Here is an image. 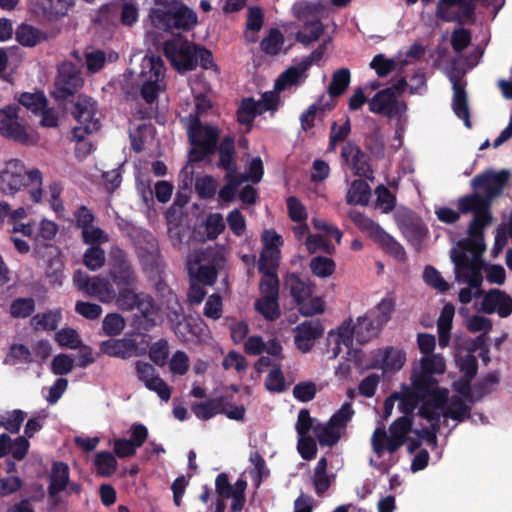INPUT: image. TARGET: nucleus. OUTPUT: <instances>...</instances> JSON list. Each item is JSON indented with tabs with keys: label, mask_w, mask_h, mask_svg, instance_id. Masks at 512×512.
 Wrapping results in <instances>:
<instances>
[{
	"label": "nucleus",
	"mask_w": 512,
	"mask_h": 512,
	"mask_svg": "<svg viewBox=\"0 0 512 512\" xmlns=\"http://www.w3.org/2000/svg\"><path fill=\"white\" fill-rule=\"evenodd\" d=\"M493 215H474L468 225L469 239L460 243L463 251L454 252L452 261L455 264V275L459 282H464L471 287L482 285V269L484 262L482 254L485 250L484 228L492 223Z\"/></svg>",
	"instance_id": "1"
},
{
	"label": "nucleus",
	"mask_w": 512,
	"mask_h": 512,
	"mask_svg": "<svg viewBox=\"0 0 512 512\" xmlns=\"http://www.w3.org/2000/svg\"><path fill=\"white\" fill-rule=\"evenodd\" d=\"M42 180V172L39 169L26 171L22 161L13 159L0 173V191L4 194H14L23 187L37 184L38 187L30 191V198L33 202L40 203L43 196Z\"/></svg>",
	"instance_id": "2"
},
{
	"label": "nucleus",
	"mask_w": 512,
	"mask_h": 512,
	"mask_svg": "<svg viewBox=\"0 0 512 512\" xmlns=\"http://www.w3.org/2000/svg\"><path fill=\"white\" fill-rule=\"evenodd\" d=\"M283 288L301 315L308 317L324 312L325 302L321 297L313 295L315 284L308 277L294 272L287 273L283 279Z\"/></svg>",
	"instance_id": "3"
},
{
	"label": "nucleus",
	"mask_w": 512,
	"mask_h": 512,
	"mask_svg": "<svg viewBox=\"0 0 512 512\" xmlns=\"http://www.w3.org/2000/svg\"><path fill=\"white\" fill-rule=\"evenodd\" d=\"M149 17L155 28L167 32H172L174 29L189 31L197 23L196 13L185 5L168 9L153 8Z\"/></svg>",
	"instance_id": "4"
},
{
	"label": "nucleus",
	"mask_w": 512,
	"mask_h": 512,
	"mask_svg": "<svg viewBox=\"0 0 512 512\" xmlns=\"http://www.w3.org/2000/svg\"><path fill=\"white\" fill-rule=\"evenodd\" d=\"M19 111L17 104H9L0 109V135L21 145H33L36 143L35 135L20 119Z\"/></svg>",
	"instance_id": "5"
},
{
	"label": "nucleus",
	"mask_w": 512,
	"mask_h": 512,
	"mask_svg": "<svg viewBox=\"0 0 512 512\" xmlns=\"http://www.w3.org/2000/svg\"><path fill=\"white\" fill-rule=\"evenodd\" d=\"M406 87L407 81L402 77L390 87L378 91L369 101V110L389 118L401 116L407 110V104L398 100L397 95L402 94Z\"/></svg>",
	"instance_id": "6"
},
{
	"label": "nucleus",
	"mask_w": 512,
	"mask_h": 512,
	"mask_svg": "<svg viewBox=\"0 0 512 512\" xmlns=\"http://www.w3.org/2000/svg\"><path fill=\"white\" fill-rule=\"evenodd\" d=\"M196 45L186 37L177 34L163 43V52L171 65L180 73L196 69L197 59L195 55Z\"/></svg>",
	"instance_id": "7"
},
{
	"label": "nucleus",
	"mask_w": 512,
	"mask_h": 512,
	"mask_svg": "<svg viewBox=\"0 0 512 512\" xmlns=\"http://www.w3.org/2000/svg\"><path fill=\"white\" fill-rule=\"evenodd\" d=\"M140 73V95L147 104L154 103L162 89L165 76V65L160 56H146L142 61Z\"/></svg>",
	"instance_id": "8"
},
{
	"label": "nucleus",
	"mask_w": 512,
	"mask_h": 512,
	"mask_svg": "<svg viewBox=\"0 0 512 512\" xmlns=\"http://www.w3.org/2000/svg\"><path fill=\"white\" fill-rule=\"evenodd\" d=\"M97 110V102L87 95L79 94L76 101L73 102L70 112L80 124L73 129V135L79 141H82L85 135L100 129V121L96 117Z\"/></svg>",
	"instance_id": "9"
},
{
	"label": "nucleus",
	"mask_w": 512,
	"mask_h": 512,
	"mask_svg": "<svg viewBox=\"0 0 512 512\" xmlns=\"http://www.w3.org/2000/svg\"><path fill=\"white\" fill-rule=\"evenodd\" d=\"M381 329L382 327L378 325L374 318L366 313L359 316L355 324L351 318L345 320L338 327V337L346 347L353 345L354 338L359 344L363 345L377 337Z\"/></svg>",
	"instance_id": "10"
},
{
	"label": "nucleus",
	"mask_w": 512,
	"mask_h": 512,
	"mask_svg": "<svg viewBox=\"0 0 512 512\" xmlns=\"http://www.w3.org/2000/svg\"><path fill=\"white\" fill-rule=\"evenodd\" d=\"M84 85L80 68L71 61L61 63L57 68L52 97L58 101H66L74 97Z\"/></svg>",
	"instance_id": "11"
},
{
	"label": "nucleus",
	"mask_w": 512,
	"mask_h": 512,
	"mask_svg": "<svg viewBox=\"0 0 512 512\" xmlns=\"http://www.w3.org/2000/svg\"><path fill=\"white\" fill-rule=\"evenodd\" d=\"M510 178L511 172L507 169L500 171L490 169L476 175L471 180V187L476 191H482L483 195L493 205L494 199L502 195Z\"/></svg>",
	"instance_id": "12"
},
{
	"label": "nucleus",
	"mask_w": 512,
	"mask_h": 512,
	"mask_svg": "<svg viewBox=\"0 0 512 512\" xmlns=\"http://www.w3.org/2000/svg\"><path fill=\"white\" fill-rule=\"evenodd\" d=\"M341 167L350 169L354 175L373 178L374 171L370 165V157L354 141H346L340 152Z\"/></svg>",
	"instance_id": "13"
},
{
	"label": "nucleus",
	"mask_w": 512,
	"mask_h": 512,
	"mask_svg": "<svg viewBox=\"0 0 512 512\" xmlns=\"http://www.w3.org/2000/svg\"><path fill=\"white\" fill-rule=\"evenodd\" d=\"M109 276L117 287L135 286L137 274L128 258L127 253L114 247L110 251Z\"/></svg>",
	"instance_id": "14"
},
{
	"label": "nucleus",
	"mask_w": 512,
	"mask_h": 512,
	"mask_svg": "<svg viewBox=\"0 0 512 512\" xmlns=\"http://www.w3.org/2000/svg\"><path fill=\"white\" fill-rule=\"evenodd\" d=\"M354 222L362 230L370 232L374 240L381 245L386 253L399 261L406 260L407 256L404 247L373 220L359 214L357 218L354 219Z\"/></svg>",
	"instance_id": "15"
},
{
	"label": "nucleus",
	"mask_w": 512,
	"mask_h": 512,
	"mask_svg": "<svg viewBox=\"0 0 512 512\" xmlns=\"http://www.w3.org/2000/svg\"><path fill=\"white\" fill-rule=\"evenodd\" d=\"M145 247L138 248L139 259L144 272L148 278L159 277L164 273V262L158 247V242L152 233L145 231L142 233Z\"/></svg>",
	"instance_id": "16"
},
{
	"label": "nucleus",
	"mask_w": 512,
	"mask_h": 512,
	"mask_svg": "<svg viewBox=\"0 0 512 512\" xmlns=\"http://www.w3.org/2000/svg\"><path fill=\"white\" fill-rule=\"evenodd\" d=\"M447 76L452 83L453 111L458 118L464 120L466 127L471 128L466 83L463 81L464 72L453 65L448 71Z\"/></svg>",
	"instance_id": "17"
},
{
	"label": "nucleus",
	"mask_w": 512,
	"mask_h": 512,
	"mask_svg": "<svg viewBox=\"0 0 512 512\" xmlns=\"http://www.w3.org/2000/svg\"><path fill=\"white\" fill-rule=\"evenodd\" d=\"M446 369V364L443 356L440 354L424 355L420 359V368L414 371L411 380L418 382V386L429 388L431 385L438 384V381L433 377L435 374H443Z\"/></svg>",
	"instance_id": "18"
},
{
	"label": "nucleus",
	"mask_w": 512,
	"mask_h": 512,
	"mask_svg": "<svg viewBox=\"0 0 512 512\" xmlns=\"http://www.w3.org/2000/svg\"><path fill=\"white\" fill-rule=\"evenodd\" d=\"M480 310L485 314L497 313L501 318L512 314V297L503 290L494 288L484 293Z\"/></svg>",
	"instance_id": "19"
},
{
	"label": "nucleus",
	"mask_w": 512,
	"mask_h": 512,
	"mask_svg": "<svg viewBox=\"0 0 512 512\" xmlns=\"http://www.w3.org/2000/svg\"><path fill=\"white\" fill-rule=\"evenodd\" d=\"M418 382L411 380V387L404 386V390L397 392L398 409L403 416L413 417L414 410L427 397L428 388L418 386Z\"/></svg>",
	"instance_id": "20"
},
{
	"label": "nucleus",
	"mask_w": 512,
	"mask_h": 512,
	"mask_svg": "<svg viewBox=\"0 0 512 512\" xmlns=\"http://www.w3.org/2000/svg\"><path fill=\"white\" fill-rule=\"evenodd\" d=\"M295 331V345L303 353L309 352L315 340L322 337L324 328L320 321H304L297 325Z\"/></svg>",
	"instance_id": "21"
},
{
	"label": "nucleus",
	"mask_w": 512,
	"mask_h": 512,
	"mask_svg": "<svg viewBox=\"0 0 512 512\" xmlns=\"http://www.w3.org/2000/svg\"><path fill=\"white\" fill-rule=\"evenodd\" d=\"M399 225L407 240L413 246L419 248L428 233L423 220L414 213H408L400 218Z\"/></svg>",
	"instance_id": "22"
},
{
	"label": "nucleus",
	"mask_w": 512,
	"mask_h": 512,
	"mask_svg": "<svg viewBox=\"0 0 512 512\" xmlns=\"http://www.w3.org/2000/svg\"><path fill=\"white\" fill-rule=\"evenodd\" d=\"M100 352L110 357L128 359L139 355V347L135 340L130 338L109 339L100 343Z\"/></svg>",
	"instance_id": "23"
},
{
	"label": "nucleus",
	"mask_w": 512,
	"mask_h": 512,
	"mask_svg": "<svg viewBox=\"0 0 512 512\" xmlns=\"http://www.w3.org/2000/svg\"><path fill=\"white\" fill-rule=\"evenodd\" d=\"M70 479V469L67 463L55 461L52 464L51 472L48 477V496L57 497L61 492L66 491Z\"/></svg>",
	"instance_id": "24"
},
{
	"label": "nucleus",
	"mask_w": 512,
	"mask_h": 512,
	"mask_svg": "<svg viewBox=\"0 0 512 512\" xmlns=\"http://www.w3.org/2000/svg\"><path fill=\"white\" fill-rule=\"evenodd\" d=\"M457 208L461 214L472 213L478 214H489L492 213V204L486 198L485 195L475 192L464 195L457 200Z\"/></svg>",
	"instance_id": "25"
},
{
	"label": "nucleus",
	"mask_w": 512,
	"mask_h": 512,
	"mask_svg": "<svg viewBox=\"0 0 512 512\" xmlns=\"http://www.w3.org/2000/svg\"><path fill=\"white\" fill-rule=\"evenodd\" d=\"M217 167L221 170H233L238 168L236 159L235 139L232 135L223 136L217 144Z\"/></svg>",
	"instance_id": "26"
},
{
	"label": "nucleus",
	"mask_w": 512,
	"mask_h": 512,
	"mask_svg": "<svg viewBox=\"0 0 512 512\" xmlns=\"http://www.w3.org/2000/svg\"><path fill=\"white\" fill-rule=\"evenodd\" d=\"M380 358H377L372 365L373 368H380L384 372H396L400 370L406 360L405 353L394 347H387L379 353Z\"/></svg>",
	"instance_id": "27"
},
{
	"label": "nucleus",
	"mask_w": 512,
	"mask_h": 512,
	"mask_svg": "<svg viewBox=\"0 0 512 512\" xmlns=\"http://www.w3.org/2000/svg\"><path fill=\"white\" fill-rule=\"evenodd\" d=\"M135 309L141 314V319L138 322L141 329L149 331L156 326L155 316L157 315L158 309L150 295L141 292V297L137 300Z\"/></svg>",
	"instance_id": "28"
},
{
	"label": "nucleus",
	"mask_w": 512,
	"mask_h": 512,
	"mask_svg": "<svg viewBox=\"0 0 512 512\" xmlns=\"http://www.w3.org/2000/svg\"><path fill=\"white\" fill-rule=\"evenodd\" d=\"M211 132L216 134V145L220 141V130L216 126L202 125V122L197 114L190 115L189 125L187 129L188 139L191 145H199L204 142L207 137V133Z\"/></svg>",
	"instance_id": "29"
},
{
	"label": "nucleus",
	"mask_w": 512,
	"mask_h": 512,
	"mask_svg": "<svg viewBox=\"0 0 512 512\" xmlns=\"http://www.w3.org/2000/svg\"><path fill=\"white\" fill-rule=\"evenodd\" d=\"M62 321V310L60 308L37 313L31 318V326L35 330L55 331Z\"/></svg>",
	"instance_id": "30"
},
{
	"label": "nucleus",
	"mask_w": 512,
	"mask_h": 512,
	"mask_svg": "<svg viewBox=\"0 0 512 512\" xmlns=\"http://www.w3.org/2000/svg\"><path fill=\"white\" fill-rule=\"evenodd\" d=\"M86 294L98 298L103 303H110L116 298L112 284L105 278L93 277Z\"/></svg>",
	"instance_id": "31"
},
{
	"label": "nucleus",
	"mask_w": 512,
	"mask_h": 512,
	"mask_svg": "<svg viewBox=\"0 0 512 512\" xmlns=\"http://www.w3.org/2000/svg\"><path fill=\"white\" fill-rule=\"evenodd\" d=\"M221 398H210L204 402H195L191 405V411L200 420H209L220 413H226L222 407Z\"/></svg>",
	"instance_id": "32"
},
{
	"label": "nucleus",
	"mask_w": 512,
	"mask_h": 512,
	"mask_svg": "<svg viewBox=\"0 0 512 512\" xmlns=\"http://www.w3.org/2000/svg\"><path fill=\"white\" fill-rule=\"evenodd\" d=\"M15 36L17 42L25 47H34L47 39L45 32L29 24L18 26Z\"/></svg>",
	"instance_id": "33"
},
{
	"label": "nucleus",
	"mask_w": 512,
	"mask_h": 512,
	"mask_svg": "<svg viewBox=\"0 0 512 512\" xmlns=\"http://www.w3.org/2000/svg\"><path fill=\"white\" fill-rule=\"evenodd\" d=\"M371 188L366 181L362 179L354 180L348 189L346 201L349 205L365 206L369 203Z\"/></svg>",
	"instance_id": "34"
},
{
	"label": "nucleus",
	"mask_w": 512,
	"mask_h": 512,
	"mask_svg": "<svg viewBox=\"0 0 512 512\" xmlns=\"http://www.w3.org/2000/svg\"><path fill=\"white\" fill-rule=\"evenodd\" d=\"M314 435L320 446L333 447L341 438V431L327 422L325 424L317 422L314 427Z\"/></svg>",
	"instance_id": "35"
},
{
	"label": "nucleus",
	"mask_w": 512,
	"mask_h": 512,
	"mask_svg": "<svg viewBox=\"0 0 512 512\" xmlns=\"http://www.w3.org/2000/svg\"><path fill=\"white\" fill-rule=\"evenodd\" d=\"M20 105L35 115H39L46 108L48 101L43 91L23 92L17 98Z\"/></svg>",
	"instance_id": "36"
},
{
	"label": "nucleus",
	"mask_w": 512,
	"mask_h": 512,
	"mask_svg": "<svg viewBox=\"0 0 512 512\" xmlns=\"http://www.w3.org/2000/svg\"><path fill=\"white\" fill-rule=\"evenodd\" d=\"M307 64L300 62L286 69L277 79L275 87L284 89L286 86L296 85L301 78H307Z\"/></svg>",
	"instance_id": "37"
},
{
	"label": "nucleus",
	"mask_w": 512,
	"mask_h": 512,
	"mask_svg": "<svg viewBox=\"0 0 512 512\" xmlns=\"http://www.w3.org/2000/svg\"><path fill=\"white\" fill-rule=\"evenodd\" d=\"M192 146L193 148L189 151L190 161L202 162L207 156L216 153V134L208 132L204 142L199 143V145Z\"/></svg>",
	"instance_id": "38"
},
{
	"label": "nucleus",
	"mask_w": 512,
	"mask_h": 512,
	"mask_svg": "<svg viewBox=\"0 0 512 512\" xmlns=\"http://www.w3.org/2000/svg\"><path fill=\"white\" fill-rule=\"evenodd\" d=\"M324 33V26L319 19L304 24L303 30L296 33V40L304 46L316 42Z\"/></svg>",
	"instance_id": "39"
},
{
	"label": "nucleus",
	"mask_w": 512,
	"mask_h": 512,
	"mask_svg": "<svg viewBox=\"0 0 512 512\" xmlns=\"http://www.w3.org/2000/svg\"><path fill=\"white\" fill-rule=\"evenodd\" d=\"M279 298L260 297L255 301V310L268 321H275L281 316Z\"/></svg>",
	"instance_id": "40"
},
{
	"label": "nucleus",
	"mask_w": 512,
	"mask_h": 512,
	"mask_svg": "<svg viewBox=\"0 0 512 512\" xmlns=\"http://www.w3.org/2000/svg\"><path fill=\"white\" fill-rule=\"evenodd\" d=\"M94 466L101 477H110L118 467L115 456L109 451H101L95 455Z\"/></svg>",
	"instance_id": "41"
},
{
	"label": "nucleus",
	"mask_w": 512,
	"mask_h": 512,
	"mask_svg": "<svg viewBox=\"0 0 512 512\" xmlns=\"http://www.w3.org/2000/svg\"><path fill=\"white\" fill-rule=\"evenodd\" d=\"M259 106L253 98H244L237 110V121L242 125H252L255 117L261 115Z\"/></svg>",
	"instance_id": "42"
},
{
	"label": "nucleus",
	"mask_w": 512,
	"mask_h": 512,
	"mask_svg": "<svg viewBox=\"0 0 512 512\" xmlns=\"http://www.w3.org/2000/svg\"><path fill=\"white\" fill-rule=\"evenodd\" d=\"M35 308L36 303L32 297H19L11 302L9 313L15 319H25L32 316Z\"/></svg>",
	"instance_id": "43"
},
{
	"label": "nucleus",
	"mask_w": 512,
	"mask_h": 512,
	"mask_svg": "<svg viewBox=\"0 0 512 512\" xmlns=\"http://www.w3.org/2000/svg\"><path fill=\"white\" fill-rule=\"evenodd\" d=\"M470 407L459 396H452L443 416L462 422L470 417Z\"/></svg>",
	"instance_id": "44"
},
{
	"label": "nucleus",
	"mask_w": 512,
	"mask_h": 512,
	"mask_svg": "<svg viewBox=\"0 0 512 512\" xmlns=\"http://www.w3.org/2000/svg\"><path fill=\"white\" fill-rule=\"evenodd\" d=\"M350 71L347 68H341L332 75V80L328 86V93L331 97L341 96L350 84Z\"/></svg>",
	"instance_id": "45"
},
{
	"label": "nucleus",
	"mask_w": 512,
	"mask_h": 512,
	"mask_svg": "<svg viewBox=\"0 0 512 512\" xmlns=\"http://www.w3.org/2000/svg\"><path fill=\"white\" fill-rule=\"evenodd\" d=\"M284 43V36L277 28H271L260 43L261 50L271 56L279 54Z\"/></svg>",
	"instance_id": "46"
},
{
	"label": "nucleus",
	"mask_w": 512,
	"mask_h": 512,
	"mask_svg": "<svg viewBox=\"0 0 512 512\" xmlns=\"http://www.w3.org/2000/svg\"><path fill=\"white\" fill-rule=\"evenodd\" d=\"M395 308V301L392 298H383L373 309L367 313L383 327L390 319Z\"/></svg>",
	"instance_id": "47"
},
{
	"label": "nucleus",
	"mask_w": 512,
	"mask_h": 512,
	"mask_svg": "<svg viewBox=\"0 0 512 512\" xmlns=\"http://www.w3.org/2000/svg\"><path fill=\"white\" fill-rule=\"evenodd\" d=\"M281 252L261 251L258 260V271L262 275H278Z\"/></svg>",
	"instance_id": "48"
},
{
	"label": "nucleus",
	"mask_w": 512,
	"mask_h": 512,
	"mask_svg": "<svg viewBox=\"0 0 512 512\" xmlns=\"http://www.w3.org/2000/svg\"><path fill=\"white\" fill-rule=\"evenodd\" d=\"M118 288V295L116 294V303L118 307L124 311H132L135 309L137 300L141 297V293H136L134 286H122Z\"/></svg>",
	"instance_id": "49"
},
{
	"label": "nucleus",
	"mask_w": 512,
	"mask_h": 512,
	"mask_svg": "<svg viewBox=\"0 0 512 512\" xmlns=\"http://www.w3.org/2000/svg\"><path fill=\"white\" fill-rule=\"evenodd\" d=\"M309 267L313 275L327 278L335 272L336 264L331 258L316 256L310 260Z\"/></svg>",
	"instance_id": "50"
},
{
	"label": "nucleus",
	"mask_w": 512,
	"mask_h": 512,
	"mask_svg": "<svg viewBox=\"0 0 512 512\" xmlns=\"http://www.w3.org/2000/svg\"><path fill=\"white\" fill-rule=\"evenodd\" d=\"M105 251L100 246H90L83 255L84 265L91 271H96L105 265Z\"/></svg>",
	"instance_id": "51"
},
{
	"label": "nucleus",
	"mask_w": 512,
	"mask_h": 512,
	"mask_svg": "<svg viewBox=\"0 0 512 512\" xmlns=\"http://www.w3.org/2000/svg\"><path fill=\"white\" fill-rule=\"evenodd\" d=\"M333 109V105L314 103L310 105L300 116L301 127L304 131H308L314 127V121L318 113L324 114L326 110Z\"/></svg>",
	"instance_id": "52"
},
{
	"label": "nucleus",
	"mask_w": 512,
	"mask_h": 512,
	"mask_svg": "<svg viewBox=\"0 0 512 512\" xmlns=\"http://www.w3.org/2000/svg\"><path fill=\"white\" fill-rule=\"evenodd\" d=\"M126 326L124 318L118 313L107 314L102 321V329L105 335L115 337L120 335Z\"/></svg>",
	"instance_id": "53"
},
{
	"label": "nucleus",
	"mask_w": 512,
	"mask_h": 512,
	"mask_svg": "<svg viewBox=\"0 0 512 512\" xmlns=\"http://www.w3.org/2000/svg\"><path fill=\"white\" fill-rule=\"evenodd\" d=\"M423 280L428 286L441 293L447 292L450 288V285L444 280L441 273L431 265H427L425 267Z\"/></svg>",
	"instance_id": "54"
},
{
	"label": "nucleus",
	"mask_w": 512,
	"mask_h": 512,
	"mask_svg": "<svg viewBox=\"0 0 512 512\" xmlns=\"http://www.w3.org/2000/svg\"><path fill=\"white\" fill-rule=\"evenodd\" d=\"M32 353L30 349L24 344H12L7 353L5 359L6 364H18V363H32Z\"/></svg>",
	"instance_id": "55"
},
{
	"label": "nucleus",
	"mask_w": 512,
	"mask_h": 512,
	"mask_svg": "<svg viewBox=\"0 0 512 512\" xmlns=\"http://www.w3.org/2000/svg\"><path fill=\"white\" fill-rule=\"evenodd\" d=\"M55 341L61 346L69 349H78L82 341L78 332L73 328H63L55 333Z\"/></svg>",
	"instance_id": "56"
},
{
	"label": "nucleus",
	"mask_w": 512,
	"mask_h": 512,
	"mask_svg": "<svg viewBox=\"0 0 512 512\" xmlns=\"http://www.w3.org/2000/svg\"><path fill=\"white\" fill-rule=\"evenodd\" d=\"M195 190L200 199H212L217 191V181L210 175L196 178Z\"/></svg>",
	"instance_id": "57"
},
{
	"label": "nucleus",
	"mask_w": 512,
	"mask_h": 512,
	"mask_svg": "<svg viewBox=\"0 0 512 512\" xmlns=\"http://www.w3.org/2000/svg\"><path fill=\"white\" fill-rule=\"evenodd\" d=\"M72 0H46L44 11L49 20L65 16L71 6Z\"/></svg>",
	"instance_id": "58"
},
{
	"label": "nucleus",
	"mask_w": 512,
	"mask_h": 512,
	"mask_svg": "<svg viewBox=\"0 0 512 512\" xmlns=\"http://www.w3.org/2000/svg\"><path fill=\"white\" fill-rule=\"evenodd\" d=\"M413 417L410 416H401L397 418L389 427L390 435L394 438H400L402 440L407 441V435L410 432H413Z\"/></svg>",
	"instance_id": "59"
},
{
	"label": "nucleus",
	"mask_w": 512,
	"mask_h": 512,
	"mask_svg": "<svg viewBox=\"0 0 512 512\" xmlns=\"http://www.w3.org/2000/svg\"><path fill=\"white\" fill-rule=\"evenodd\" d=\"M280 281L278 275H262L259 281L261 297L279 298Z\"/></svg>",
	"instance_id": "60"
},
{
	"label": "nucleus",
	"mask_w": 512,
	"mask_h": 512,
	"mask_svg": "<svg viewBox=\"0 0 512 512\" xmlns=\"http://www.w3.org/2000/svg\"><path fill=\"white\" fill-rule=\"evenodd\" d=\"M169 356V344L166 339H160L149 350V358L157 366H164Z\"/></svg>",
	"instance_id": "61"
},
{
	"label": "nucleus",
	"mask_w": 512,
	"mask_h": 512,
	"mask_svg": "<svg viewBox=\"0 0 512 512\" xmlns=\"http://www.w3.org/2000/svg\"><path fill=\"white\" fill-rule=\"evenodd\" d=\"M225 222L223 216L220 213H211L207 216L205 221V228L207 232V238L209 240H215L225 230Z\"/></svg>",
	"instance_id": "62"
},
{
	"label": "nucleus",
	"mask_w": 512,
	"mask_h": 512,
	"mask_svg": "<svg viewBox=\"0 0 512 512\" xmlns=\"http://www.w3.org/2000/svg\"><path fill=\"white\" fill-rule=\"evenodd\" d=\"M427 397L425 401H427L430 405L434 406L437 409H442L448 402L449 391L446 388L439 387L438 384L431 385L428 388Z\"/></svg>",
	"instance_id": "63"
},
{
	"label": "nucleus",
	"mask_w": 512,
	"mask_h": 512,
	"mask_svg": "<svg viewBox=\"0 0 512 512\" xmlns=\"http://www.w3.org/2000/svg\"><path fill=\"white\" fill-rule=\"evenodd\" d=\"M377 196V206L384 212H391L396 205V197L392 192L384 185H380L375 190Z\"/></svg>",
	"instance_id": "64"
}]
</instances>
